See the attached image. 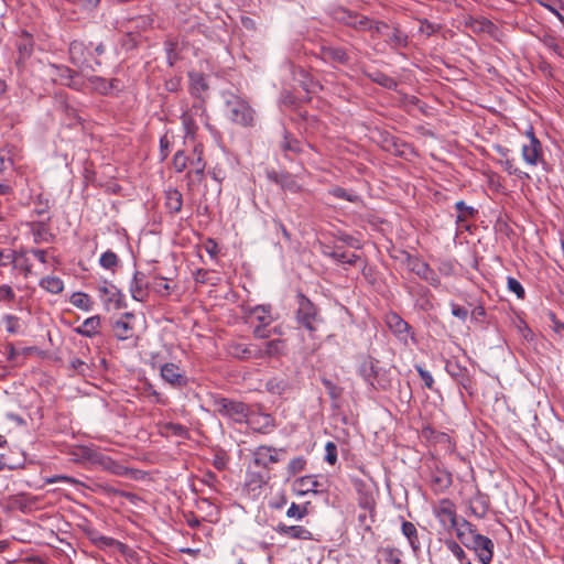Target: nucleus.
<instances>
[{
    "label": "nucleus",
    "mask_w": 564,
    "mask_h": 564,
    "mask_svg": "<svg viewBox=\"0 0 564 564\" xmlns=\"http://www.w3.org/2000/svg\"><path fill=\"white\" fill-rule=\"evenodd\" d=\"M70 366L74 370L80 373H83L85 371V368H87L86 364L78 358L73 359L70 361Z\"/></svg>",
    "instance_id": "obj_57"
},
{
    "label": "nucleus",
    "mask_w": 564,
    "mask_h": 564,
    "mask_svg": "<svg viewBox=\"0 0 564 564\" xmlns=\"http://www.w3.org/2000/svg\"><path fill=\"white\" fill-rule=\"evenodd\" d=\"M99 327L100 317L91 316L86 318L84 323L75 329V332L86 337H93L98 333Z\"/></svg>",
    "instance_id": "obj_19"
},
{
    "label": "nucleus",
    "mask_w": 564,
    "mask_h": 564,
    "mask_svg": "<svg viewBox=\"0 0 564 564\" xmlns=\"http://www.w3.org/2000/svg\"><path fill=\"white\" fill-rule=\"evenodd\" d=\"M341 21L357 31H366L367 29H371L370 19L358 13L345 12Z\"/></svg>",
    "instance_id": "obj_14"
},
{
    "label": "nucleus",
    "mask_w": 564,
    "mask_h": 564,
    "mask_svg": "<svg viewBox=\"0 0 564 564\" xmlns=\"http://www.w3.org/2000/svg\"><path fill=\"white\" fill-rule=\"evenodd\" d=\"M275 531L290 539L313 540L312 532L302 525H286L284 523H279L275 527Z\"/></svg>",
    "instance_id": "obj_12"
},
{
    "label": "nucleus",
    "mask_w": 564,
    "mask_h": 564,
    "mask_svg": "<svg viewBox=\"0 0 564 564\" xmlns=\"http://www.w3.org/2000/svg\"><path fill=\"white\" fill-rule=\"evenodd\" d=\"M433 513L446 531L454 530L458 524L456 506L449 499L440 500L433 507Z\"/></svg>",
    "instance_id": "obj_3"
},
{
    "label": "nucleus",
    "mask_w": 564,
    "mask_h": 564,
    "mask_svg": "<svg viewBox=\"0 0 564 564\" xmlns=\"http://www.w3.org/2000/svg\"><path fill=\"white\" fill-rule=\"evenodd\" d=\"M333 257L337 262L340 263H348V264H355L357 260L359 259L358 256L355 253H346L341 251H334Z\"/></svg>",
    "instance_id": "obj_36"
},
{
    "label": "nucleus",
    "mask_w": 564,
    "mask_h": 564,
    "mask_svg": "<svg viewBox=\"0 0 564 564\" xmlns=\"http://www.w3.org/2000/svg\"><path fill=\"white\" fill-rule=\"evenodd\" d=\"M386 554H387V561L389 562V564H402L401 560L399 557V552L397 550L387 549Z\"/></svg>",
    "instance_id": "obj_55"
},
{
    "label": "nucleus",
    "mask_w": 564,
    "mask_h": 564,
    "mask_svg": "<svg viewBox=\"0 0 564 564\" xmlns=\"http://www.w3.org/2000/svg\"><path fill=\"white\" fill-rule=\"evenodd\" d=\"M251 315L259 322V325L253 328V336L260 339L268 338L270 332L265 330V327L274 321L271 315V307L265 305L256 306L252 308Z\"/></svg>",
    "instance_id": "obj_6"
},
{
    "label": "nucleus",
    "mask_w": 564,
    "mask_h": 564,
    "mask_svg": "<svg viewBox=\"0 0 564 564\" xmlns=\"http://www.w3.org/2000/svg\"><path fill=\"white\" fill-rule=\"evenodd\" d=\"M279 453H284V451L269 446H259L254 451V463L258 466L268 467L270 464H275L280 460Z\"/></svg>",
    "instance_id": "obj_11"
},
{
    "label": "nucleus",
    "mask_w": 564,
    "mask_h": 564,
    "mask_svg": "<svg viewBox=\"0 0 564 564\" xmlns=\"http://www.w3.org/2000/svg\"><path fill=\"white\" fill-rule=\"evenodd\" d=\"M39 284L51 294H59L64 290V282L55 275H46L42 278Z\"/></svg>",
    "instance_id": "obj_22"
},
{
    "label": "nucleus",
    "mask_w": 564,
    "mask_h": 564,
    "mask_svg": "<svg viewBox=\"0 0 564 564\" xmlns=\"http://www.w3.org/2000/svg\"><path fill=\"white\" fill-rule=\"evenodd\" d=\"M467 25L471 29L473 32L477 33L490 32L494 28L492 23L486 19H470Z\"/></svg>",
    "instance_id": "obj_31"
},
{
    "label": "nucleus",
    "mask_w": 564,
    "mask_h": 564,
    "mask_svg": "<svg viewBox=\"0 0 564 564\" xmlns=\"http://www.w3.org/2000/svg\"><path fill=\"white\" fill-rule=\"evenodd\" d=\"M411 271L415 272L419 276L424 280H430V274H432V269L423 261L419 259H409L408 263Z\"/></svg>",
    "instance_id": "obj_29"
},
{
    "label": "nucleus",
    "mask_w": 564,
    "mask_h": 564,
    "mask_svg": "<svg viewBox=\"0 0 564 564\" xmlns=\"http://www.w3.org/2000/svg\"><path fill=\"white\" fill-rule=\"evenodd\" d=\"M89 80L93 84V88L99 91L100 94H107L111 88V85L104 78L93 77Z\"/></svg>",
    "instance_id": "obj_40"
},
{
    "label": "nucleus",
    "mask_w": 564,
    "mask_h": 564,
    "mask_svg": "<svg viewBox=\"0 0 564 564\" xmlns=\"http://www.w3.org/2000/svg\"><path fill=\"white\" fill-rule=\"evenodd\" d=\"M194 154L196 159H193L189 163L191 171L196 174H203L205 170V162L203 161V151L198 147L194 149Z\"/></svg>",
    "instance_id": "obj_32"
},
{
    "label": "nucleus",
    "mask_w": 564,
    "mask_h": 564,
    "mask_svg": "<svg viewBox=\"0 0 564 564\" xmlns=\"http://www.w3.org/2000/svg\"><path fill=\"white\" fill-rule=\"evenodd\" d=\"M214 406H215V411L218 414L226 416L235 422L241 423V422H245L248 417L249 409L242 402L232 401L229 399L221 398V399L215 400Z\"/></svg>",
    "instance_id": "obj_2"
},
{
    "label": "nucleus",
    "mask_w": 564,
    "mask_h": 564,
    "mask_svg": "<svg viewBox=\"0 0 564 564\" xmlns=\"http://www.w3.org/2000/svg\"><path fill=\"white\" fill-rule=\"evenodd\" d=\"M432 285H438L440 280L436 278L435 273L432 271V274H430V280H427Z\"/></svg>",
    "instance_id": "obj_64"
},
{
    "label": "nucleus",
    "mask_w": 564,
    "mask_h": 564,
    "mask_svg": "<svg viewBox=\"0 0 564 564\" xmlns=\"http://www.w3.org/2000/svg\"><path fill=\"white\" fill-rule=\"evenodd\" d=\"M54 80H58L63 85H67L74 88H78V85L74 82L75 73L66 66H53Z\"/></svg>",
    "instance_id": "obj_21"
},
{
    "label": "nucleus",
    "mask_w": 564,
    "mask_h": 564,
    "mask_svg": "<svg viewBox=\"0 0 564 564\" xmlns=\"http://www.w3.org/2000/svg\"><path fill=\"white\" fill-rule=\"evenodd\" d=\"M469 547H473L477 552L478 558L482 564H489L491 562L494 543L489 538L477 534V536L470 540Z\"/></svg>",
    "instance_id": "obj_7"
},
{
    "label": "nucleus",
    "mask_w": 564,
    "mask_h": 564,
    "mask_svg": "<svg viewBox=\"0 0 564 564\" xmlns=\"http://www.w3.org/2000/svg\"><path fill=\"white\" fill-rule=\"evenodd\" d=\"M100 296L105 303H116L120 301L119 290L111 283L105 282L98 288Z\"/></svg>",
    "instance_id": "obj_23"
},
{
    "label": "nucleus",
    "mask_w": 564,
    "mask_h": 564,
    "mask_svg": "<svg viewBox=\"0 0 564 564\" xmlns=\"http://www.w3.org/2000/svg\"><path fill=\"white\" fill-rule=\"evenodd\" d=\"M99 264L104 269L110 270L112 273H115L119 265V258L115 252L108 250L100 256Z\"/></svg>",
    "instance_id": "obj_28"
},
{
    "label": "nucleus",
    "mask_w": 564,
    "mask_h": 564,
    "mask_svg": "<svg viewBox=\"0 0 564 564\" xmlns=\"http://www.w3.org/2000/svg\"><path fill=\"white\" fill-rule=\"evenodd\" d=\"M496 151L498 152V154L501 156L500 159V163L503 165L505 170L511 174V175H517V176H520V177H528L529 174L521 171L514 163V160L513 159H510L509 158V153H510V150L505 148V147H501V145H496L495 147Z\"/></svg>",
    "instance_id": "obj_13"
},
{
    "label": "nucleus",
    "mask_w": 564,
    "mask_h": 564,
    "mask_svg": "<svg viewBox=\"0 0 564 564\" xmlns=\"http://www.w3.org/2000/svg\"><path fill=\"white\" fill-rule=\"evenodd\" d=\"M31 252L41 263L47 262V251L41 250V249H34Z\"/></svg>",
    "instance_id": "obj_58"
},
{
    "label": "nucleus",
    "mask_w": 564,
    "mask_h": 564,
    "mask_svg": "<svg viewBox=\"0 0 564 564\" xmlns=\"http://www.w3.org/2000/svg\"><path fill=\"white\" fill-rule=\"evenodd\" d=\"M417 372H419L420 377L422 378V380L424 381L425 387L429 389H432L433 383H434V379H433L432 375L421 367H417Z\"/></svg>",
    "instance_id": "obj_51"
},
{
    "label": "nucleus",
    "mask_w": 564,
    "mask_h": 564,
    "mask_svg": "<svg viewBox=\"0 0 564 564\" xmlns=\"http://www.w3.org/2000/svg\"><path fill=\"white\" fill-rule=\"evenodd\" d=\"M456 209L459 212L457 215V221H464L466 219L467 215H471L474 213V209L469 206H466L463 200H459L455 204Z\"/></svg>",
    "instance_id": "obj_45"
},
{
    "label": "nucleus",
    "mask_w": 564,
    "mask_h": 564,
    "mask_svg": "<svg viewBox=\"0 0 564 564\" xmlns=\"http://www.w3.org/2000/svg\"><path fill=\"white\" fill-rule=\"evenodd\" d=\"M307 514L306 506H300L295 502H292L289 509L286 510V516L289 518H294L296 520L303 519Z\"/></svg>",
    "instance_id": "obj_33"
},
{
    "label": "nucleus",
    "mask_w": 564,
    "mask_h": 564,
    "mask_svg": "<svg viewBox=\"0 0 564 564\" xmlns=\"http://www.w3.org/2000/svg\"><path fill=\"white\" fill-rule=\"evenodd\" d=\"M4 327L8 333L15 334L19 330V319L12 315H6L3 317Z\"/></svg>",
    "instance_id": "obj_42"
},
{
    "label": "nucleus",
    "mask_w": 564,
    "mask_h": 564,
    "mask_svg": "<svg viewBox=\"0 0 564 564\" xmlns=\"http://www.w3.org/2000/svg\"><path fill=\"white\" fill-rule=\"evenodd\" d=\"M130 293L131 296L137 301H144L148 295L147 284L144 281V274L141 272H135L133 279L130 283Z\"/></svg>",
    "instance_id": "obj_15"
},
{
    "label": "nucleus",
    "mask_w": 564,
    "mask_h": 564,
    "mask_svg": "<svg viewBox=\"0 0 564 564\" xmlns=\"http://www.w3.org/2000/svg\"><path fill=\"white\" fill-rule=\"evenodd\" d=\"M14 292L9 285H0V301H12L14 300Z\"/></svg>",
    "instance_id": "obj_49"
},
{
    "label": "nucleus",
    "mask_w": 564,
    "mask_h": 564,
    "mask_svg": "<svg viewBox=\"0 0 564 564\" xmlns=\"http://www.w3.org/2000/svg\"><path fill=\"white\" fill-rule=\"evenodd\" d=\"M113 334L119 340H127L134 336V315L126 313L113 324Z\"/></svg>",
    "instance_id": "obj_8"
},
{
    "label": "nucleus",
    "mask_w": 564,
    "mask_h": 564,
    "mask_svg": "<svg viewBox=\"0 0 564 564\" xmlns=\"http://www.w3.org/2000/svg\"><path fill=\"white\" fill-rule=\"evenodd\" d=\"M263 358V349L257 344H249V359Z\"/></svg>",
    "instance_id": "obj_53"
},
{
    "label": "nucleus",
    "mask_w": 564,
    "mask_h": 564,
    "mask_svg": "<svg viewBox=\"0 0 564 564\" xmlns=\"http://www.w3.org/2000/svg\"><path fill=\"white\" fill-rule=\"evenodd\" d=\"M455 530L459 541L467 547L470 546V540H473L474 536H477L478 534L476 533L474 525L466 520H462V522L457 524Z\"/></svg>",
    "instance_id": "obj_17"
},
{
    "label": "nucleus",
    "mask_w": 564,
    "mask_h": 564,
    "mask_svg": "<svg viewBox=\"0 0 564 564\" xmlns=\"http://www.w3.org/2000/svg\"><path fill=\"white\" fill-rule=\"evenodd\" d=\"M485 315V310L482 307H477L473 312V317L477 318L478 316Z\"/></svg>",
    "instance_id": "obj_63"
},
{
    "label": "nucleus",
    "mask_w": 564,
    "mask_h": 564,
    "mask_svg": "<svg viewBox=\"0 0 564 564\" xmlns=\"http://www.w3.org/2000/svg\"><path fill=\"white\" fill-rule=\"evenodd\" d=\"M372 79L373 82L389 89L397 87V82L393 78L381 73L375 74Z\"/></svg>",
    "instance_id": "obj_38"
},
{
    "label": "nucleus",
    "mask_w": 564,
    "mask_h": 564,
    "mask_svg": "<svg viewBox=\"0 0 564 564\" xmlns=\"http://www.w3.org/2000/svg\"><path fill=\"white\" fill-rule=\"evenodd\" d=\"M507 285L509 291L513 292L518 299L524 297V289L517 279L509 276L507 280Z\"/></svg>",
    "instance_id": "obj_39"
},
{
    "label": "nucleus",
    "mask_w": 564,
    "mask_h": 564,
    "mask_svg": "<svg viewBox=\"0 0 564 564\" xmlns=\"http://www.w3.org/2000/svg\"><path fill=\"white\" fill-rule=\"evenodd\" d=\"M69 302L72 305L83 311L88 312L91 310L90 297L84 292H74L69 297Z\"/></svg>",
    "instance_id": "obj_27"
},
{
    "label": "nucleus",
    "mask_w": 564,
    "mask_h": 564,
    "mask_svg": "<svg viewBox=\"0 0 564 564\" xmlns=\"http://www.w3.org/2000/svg\"><path fill=\"white\" fill-rule=\"evenodd\" d=\"M299 308H297V322L304 326L306 329L313 332L315 330V323L317 321V310L314 304L303 294H300L297 297Z\"/></svg>",
    "instance_id": "obj_5"
},
{
    "label": "nucleus",
    "mask_w": 564,
    "mask_h": 564,
    "mask_svg": "<svg viewBox=\"0 0 564 564\" xmlns=\"http://www.w3.org/2000/svg\"><path fill=\"white\" fill-rule=\"evenodd\" d=\"M46 484H55V482H67V484H77V480L68 477V476H54L45 479Z\"/></svg>",
    "instance_id": "obj_54"
},
{
    "label": "nucleus",
    "mask_w": 564,
    "mask_h": 564,
    "mask_svg": "<svg viewBox=\"0 0 564 564\" xmlns=\"http://www.w3.org/2000/svg\"><path fill=\"white\" fill-rule=\"evenodd\" d=\"M69 59L78 67H83L86 64V46L80 41H74L69 45Z\"/></svg>",
    "instance_id": "obj_16"
},
{
    "label": "nucleus",
    "mask_w": 564,
    "mask_h": 564,
    "mask_svg": "<svg viewBox=\"0 0 564 564\" xmlns=\"http://www.w3.org/2000/svg\"><path fill=\"white\" fill-rule=\"evenodd\" d=\"M370 26L371 29H367L366 31L370 32L371 37L381 35L384 33L386 30L389 29V26L384 22L373 20H370Z\"/></svg>",
    "instance_id": "obj_41"
},
{
    "label": "nucleus",
    "mask_w": 564,
    "mask_h": 564,
    "mask_svg": "<svg viewBox=\"0 0 564 564\" xmlns=\"http://www.w3.org/2000/svg\"><path fill=\"white\" fill-rule=\"evenodd\" d=\"M267 389L272 393L281 394L285 389V382L283 380L272 379L268 381Z\"/></svg>",
    "instance_id": "obj_46"
},
{
    "label": "nucleus",
    "mask_w": 564,
    "mask_h": 564,
    "mask_svg": "<svg viewBox=\"0 0 564 564\" xmlns=\"http://www.w3.org/2000/svg\"><path fill=\"white\" fill-rule=\"evenodd\" d=\"M318 486L317 480L313 476H304L294 481L293 488L297 495H305L307 492H315Z\"/></svg>",
    "instance_id": "obj_20"
},
{
    "label": "nucleus",
    "mask_w": 564,
    "mask_h": 564,
    "mask_svg": "<svg viewBox=\"0 0 564 564\" xmlns=\"http://www.w3.org/2000/svg\"><path fill=\"white\" fill-rule=\"evenodd\" d=\"M226 111L228 117L235 123L241 126H252L254 122V111L247 101L239 97L232 96L226 101Z\"/></svg>",
    "instance_id": "obj_1"
},
{
    "label": "nucleus",
    "mask_w": 564,
    "mask_h": 564,
    "mask_svg": "<svg viewBox=\"0 0 564 564\" xmlns=\"http://www.w3.org/2000/svg\"><path fill=\"white\" fill-rule=\"evenodd\" d=\"M319 56L330 64L346 65L349 62V56L344 48L330 45H322Z\"/></svg>",
    "instance_id": "obj_9"
},
{
    "label": "nucleus",
    "mask_w": 564,
    "mask_h": 564,
    "mask_svg": "<svg viewBox=\"0 0 564 564\" xmlns=\"http://www.w3.org/2000/svg\"><path fill=\"white\" fill-rule=\"evenodd\" d=\"M165 205L172 213H178L182 209L183 197L182 194L174 188H170L165 193Z\"/></svg>",
    "instance_id": "obj_24"
},
{
    "label": "nucleus",
    "mask_w": 564,
    "mask_h": 564,
    "mask_svg": "<svg viewBox=\"0 0 564 564\" xmlns=\"http://www.w3.org/2000/svg\"><path fill=\"white\" fill-rule=\"evenodd\" d=\"M325 460L330 465H334L337 462V447L333 442H328L325 446Z\"/></svg>",
    "instance_id": "obj_44"
},
{
    "label": "nucleus",
    "mask_w": 564,
    "mask_h": 564,
    "mask_svg": "<svg viewBox=\"0 0 564 564\" xmlns=\"http://www.w3.org/2000/svg\"><path fill=\"white\" fill-rule=\"evenodd\" d=\"M169 139L166 135L162 137L160 139V148H161V153H162V158L165 159L167 156V152H169Z\"/></svg>",
    "instance_id": "obj_59"
},
{
    "label": "nucleus",
    "mask_w": 564,
    "mask_h": 564,
    "mask_svg": "<svg viewBox=\"0 0 564 564\" xmlns=\"http://www.w3.org/2000/svg\"><path fill=\"white\" fill-rule=\"evenodd\" d=\"M335 197H339V198H344V199H347V200H350V197L348 196V194L346 193L345 189L340 188V187H336L334 189H332L330 192Z\"/></svg>",
    "instance_id": "obj_60"
},
{
    "label": "nucleus",
    "mask_w": 564,
    "mask_h": 564,
    "mask_svg": "<svg viewBox=\"0 0 564 564\" xmlns=\"http://www.w3.org/2000/svg\"><path fill=\"white\" fill-rule=\"evenodd\" d=\"M281 148L284 152L292 151V152H299L300 151V144L296 140H291L288 138V135L284 137V141L281 144Z\"/></svg>",
    "instance_id": "obj_48"
},
{
    "label": "nucleus",
    "mask_w": 564,
    "mask_h": 564,
    "mask_svg": "<svg viewBox=\"0 0 564 564\" xmlns=\"http://www.w3.org/2000/svg\"><path fill=\"white\" fill-rule=\"evenodd\" d=\"M445 545L459 561L465 558V552L457 542L454 540H446Z\"/></svg>",
    "instance_id": "obj_43"
},
{
    "label": "nucleus",
    "mask_w": 564,
    "mask_h": 564,
    "mask_svg": "<svg viewBox=\"0 0 564 564\" xmlns=\"http://www.w3.org/2000/svg\"><path fill=\"white\" fill-rule=\"evenodd\" d=\"M15 262H17L15 265L19 267L23 271L25 276L31 274V272H32L31 264L26 261V259H23L22 262H20V260L17 259Z\"/></svg>",
    "instance_id": "obj_56"
},
{
    "label": "nucleus",
    "mask_w": 564,
    "mask_h": 564,
    "mask_svg": "<svg viewBox=\"0 0 564 564\" xmlns=\"http://www.w3.org/2000/svg\"><path fill=\"white\" fill-rule=\"evenodd\" d=\"M402 534L406 538L413 552H419L421 549L419 541V533L416 527L409 521H403L401 525Z\"/></svg>",
    "instance_id": "obj_18"
},
{
    "label": "nucleus",
    "mask_w": 564,
    "mask_h": 564,
    "mask_svg": "<svg viewBox=\"0 0 564 564\" xmlns=\"http://www.w3.org/2000/svg\"><path fill=\"white\" fill-rule=\"evenodd\" d=\"M173 166L176 172L181 173L187 167V158L183 151H177L173 158Z\"/></svg>",
    "instance_id": "obj_37"
},
{
    "label": "nucleus",
    "mask_w": 564,
    "mask_h": 564,
    "mask_svg": "<svg viewBox=\"0 0 564 564\" xmlns=\"http://www.w3.org/2000/svg\"><path fill=\"white\" fill-rule=\"evenodd\" d=\"M388 42L394 48L403 47L406 45L408 36L400 29L393 28Z\"/></svg>",
    "instance_id": "obj_30"
},
{
    "label": "nucleus",
    "mask_w": 564,
    "mask_h": 564,
    "mask_svg": "<svg viewBox=\"0 0 564 564\" xmlns=\"http://www.w3.org/2000/svg\"><path fill=\"white\" fill-rule=\"evenodd\" d=\"M206 250L212 256L216 254L217 253V243L214 240H208L206 243Z\"/></svg>",
    "instance_id": "obj_61"
},
{
    "label": "nucleus",
    "mask_w": 564,
    "mask_h": 564,
    "mask_svg": "<svg viewBox=\"0 0 564 564\" xmlns=\"http://www.w3.org/2000/svg\"><path fill=\"white\" fill-rule=\"evenodd\" d=\"M306 466V460L304 457H295L288 465V471L290 475L294 476L304 470Z\"/></svg>",
    "instance_id": "obj_35"
},
{
    "label": "nucleus",
    "mask_w": 564,
    "mask_h": 564,
    "mask_svg": "<svg viewBox=\"0 0 564 564\" xmlns=\"http://www.w3.org/2000/svg\"><path fill=\"white\" fill-rule=\"evenodd\" d=\"M420 32L430 36L432 34H434L437 30H438V26L426 21V20H423L420 22V28H419Z\"/></svg>",
    "instance_id": "obj_47"
},
{
    "label": "nucleus",
    "mask_w": 564,
    "mask_h": 564,
    "mask_svg": "<svg viewBox=\"0 0 564 564\" xmlns=\"http://www.w3.org/2000/svg\"><path fill=\"white\" fill-rule=\"evenodd\" d=\"M83 6H85L87 9H94L98 6L100 0H79Z\"/></svg>",
    "instance_id": "obj_62"
},
{
    "label": "nucleus",
    "mask_w": 564,
    "mask_h": 564,
    "mask_svg": "<svg viewBox=\"0 0 564 564\" xmlns=\"http://www.w3.org/2000/svg\"><path fill=\"white\" fill-rule=\"evenodd\" d=\"M161 377L173 387H183L187 382L178 366L172 362H166L161 367Z\"/></svg>",
    "instance_id": "obj_10"
},
{
    "label": "nucleus",
    "mask_w": 564,
    "mask_h": 564,
    "mask_svg": "<svg viewBox=\"0 0 564 564\" xmlns=\"http://www.w3.org/2000/svg\"><path fill=\"white\" fill-rule=\"evenodd\" d=\"M388 327L398 335L408 333L409 325L395 313H390L386 317Z\"/></svg>",
    "instance_id": "obj_25"
},
{
    "label": "nucleus",
    "mask_w": 564,
    "mask_h": 564,
    "mask_svg": "<svg viewBox=\"0 0 564 564\" xmlns=\"http://www.w3.org/2000/svg\"><path fill=\"white\" fill-rule=\"evenodd\" d=\"M263 349V358H271V357H278L284 352L285 344L281 339H273L270 341H267Z\"/></svg>",
    "instance_id": "obj_26"
},
{
    "label": "nucleus",
    "mask_w": 564,
    "mask_h": 564,
    "mask_svg": "<svg viewBox=\"0 0 564 564\" xmlns=\"http://www.w3.org/2000/svg\"><path fill=\"white\" fill-rule=\"evenodd\" d=\"M229 352L239 359H249V345L232 344L230 345Z\"/></svg>",
    "instance_id": "obj_34"
},
{
    "label": "nucleus",
    "mask_w": 564,
    "mask_h": 564,
    "mask_svg": "<svg viewBox=\"0 0 564 564\" xmlns=\"http://www.w3.org/2000/svg\"><path fill=\"white\" fill-rule=\"evenodd\" d=\"M451 307H452V314L455 317H457V318H459L462 321H465L467 318L468 311L466 308H464V307H462V306H459V305H457L455 303H452Z\"/></svg>",
    "instance_id": "obj_50"
},
{
    "label": "nucleus",
    "mask_w": 564,
    "mask_h": 564,
    "mask_svg": "<svg viewBox=\"0 0 564 564\" xmlns=\"http://www.w3.org/2000/svg\"><path fill=\"white\" fill-rule=\"evenodd\" d=\"M154 288L156 292L159 293H169L170 292V285L166 282L165 278H156L154 280Z\"/></svg>",
    "instance_id": "obj_52"
},
{
    "label": "nucleus",
    "mask_w": 564,
    "mask_h": 564,
    "mask_svg": "<svg viewBox=\"0 0 564 564\" xmlns=\"http://www.w3.org/2000/svg\"><path fill=\"white\" fill-rule=\"evenodd\" d=\"M528 141L521 145V156L529 166H536L543 162L542 144L530 129L527 131Z\"/></svg>",
    "instance_id": "obj_4"
}]
</instances>
